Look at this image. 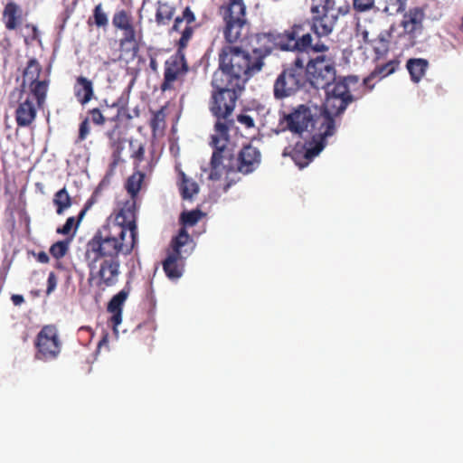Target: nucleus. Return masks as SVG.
I'll return each instance as SVG.
<instances>
[{
    "label": "nucleus",
    "instance_id": "nucleus-28",
    "mask_svg": "<svg viewBox=\"0 0 463 463\" xmlns=\"http://www.w3.org/2000/svg\"><path fill=\"white\" fill-rule=\"evenodd\" d=\"M130 158L133 159L135 168H138L145 159L146 145L138 138H129L128 140Z\"/></svg>",
    "mask_w": 463,
    "mask_h": 463
},
{
    "label": "nucleus",
    "instance_id": "nucleus-34",
    "mask_svg": "<svg viewBox=\"0 0 463 463\" xmlns=\"http://www.w3.org/2000/svg\"><path fill=\"white\" fill-rule=\"evenodd\" d=\"M165 108L166 107L164 106L160 109L153 112L149 126L154 135H156L157 131L164 129L165 127Z\"/></svg>",
    "mask_w": 463,
    "mask_h": 463
},
{
    "label": "nucleus",
    "instance_id": "nucleus-47",
    "mask_svg": "<svg viewBox=\"0 0 463 463\" xmlns=\"http://www.w3.org/2000/svg\"><path fill=\"white\" fill-rule=\"evenodd\" d=\"M308 50H312L315 52H320V54L327 53L329 47L323 43H317L316 44H312L308 48Z\"/></svg>",
    "mask_w": 463,
    "mask_h": 463
},
{
    "label": "nucleus",
    "instance_id": "nucleus-24",
    "mask_svg": "<svg viewBox=\"0 0 463 463\" xmlns=\"http://www.w3.org/2000/svg\"><path fill=\"white\" fill-rule=\"evenodd\" d=\"M108 136L110 141V147L112 149L111 162L109 166L110 169L113 170L118 165L123 164L125 162L123 153L128 139H126L121 137H115L114 131L109 133Z\"/></svg>",
    "mask_w": 463,
    "mask_h": 463
},
{
    "label": "nucleus",
    "instance_id": "nucleus-30",
    "mask_svg": "<svg viewBox=\"0 0 463 463\" xmlns=\"http://www.w3.org/2000/svg\"><path fill=\"white\" fill-rule=\"evenodd\" d=\"M88 25H95L97 28L106 29L109 25V17L101 3L94 6L92 15L87 21Z\"/></svg>",
    "mask_w": 463,
    "mask_h": 463
},
{
    "label": "nucleus",
    "instance_id": "nucleus-17",
    "mask_svg": "<svg viewBox=\"0 0 463 463\" xmlns=\"http://www.w3.org/2000/svg\"><path fill=\"white\" fill-rule=\"evenodd\" d=\"M425 16L424 9L420 6L411 7L405 12L401 21V26L405 34H408L411 38L420 35L423 31Z\"/></svg>",
    "mask_w": 463,
    "mask_h": 463
},
{
    "label": "nucleus",
    "instance_id": "nucleus-1",
    "mask_svg": "<svg viewBox=\"0 0 463 463\" xmlns=\"http://www.w3.org/2000/svg\"><path fill=\"white\" fill-rule=\"evenodd\" d=\"M118 215L99 227L86 243L84 258L89 281L101 290L115 287L121 274L120 256H129L138 244V228L134 218L127 222Z\"/></svg>",
    "mask_w": 463,
    "mask_h": 463
},
{
    "label": "nucleus",
    "instance_id": "nucleus-11",
    "mask_svg": "<svg viewBox=\"0 0 463 463\" xmlns=\"http://www.w3.org/2000/svg\"><path fill=\"white\" fill-rule=\"evenodd\" d=\"M112 25L116 30L122 32V38L119 40L120 48L136 55L139 51L142 31L136 29L131 12L126 9L116 10L112 16Z\"/></svg>",
    "mask_w": 463,
    "mask_h": 463
},
{
    "label": "nucleus",
    "instance_id": "nucleus-42",
    "mask_svg": "<svg viewBox=\"0 0 463 463\" xmlns=\"http://www.w3.org/2000/svg\"><path fill=\"white\" fill-rule=\"evenodd\" d=\"M89 114L90 115L91 121L98 126H102L106 122V118L102 114L101 110L99 109H92L89 111Z\"/></svg>",
    "mask_w": 463,
    "mask_h": 463
},
{
    "label": "nucleus",
    "instance_id": "nucleus-40",
    "mask_svg": "<svg viewBox=\"0 0 463 463\" xmlns=\"http://www.w3.org/2000/svg\"><path fill=\"white\" fill-rule=\"evenodd\" d=\"M69 250V241H59L53 243L50 248V254L59 260L64 257Z\"/></svg>",
    "mask_w": 463,
    "mask_h": 463
},
{
    "label": "nucleus",
    "instance_id": "nucleus-3",
    "mask_svg": "<svg viewBox=\"0 0 463 463\" xmlns=\"http://www.w3.org/2000/svg\"><path fill=\"white\" fill-rule=\"evenodd\" d=\"M234 128V121L219 122L214 126V134L211 136L212 154L209 178L219 180L222 175L241 173L249 175L259 168L261 162L260 151L251 146H244L237 156L230 146L229 132Z\"/></svg>",
    "mask_w": 463,
    "mask_h": 463
},
{
    "label": "nucleus",
    "instance_id": "nucleus-26",
    "mask_svg": "<svg viewBox=\"0 0 463 463\" xmlns=\"http://www.w3.org/2000/svg\"><path fill=\"white\" fill-rule=\"evenodd\" d=\"M406 68L410 73L411 80L418 83L425 76L429 68V61L423 58H411L407 61Z\"/></svg>",
    "mask_w": 463,
    "mask_h": 463
},
{
    "label": "nucleus",
    "instance_id": "nucleus-39",
    "mask_svg": "<svg viewBox=\"0 0 463 463\" xmlns=\"http://www.w3.org/2000/svg\"><path fill=\"white\" fill-rule=\"evenodd\" d=\"M203 213L200 210H193L190 212H184L181 214L180 220L184 226H194L202 218Z\"/></svg>",
    "mask_w": 463,
    "mask_h": 463
},
{
    "label": "nucleus",
    "instance_id": "nucleus-35",
    "mask_svg": "<svg viewBox=\"0 0 463 463\" xmlns=\"http://www.w3.org/2000/svg\"><path fill=\"white\" fill-rule=\"evenodd\" d=\"M24 30L25 31L23 35L25 45H31L34 42L41 43L40 32L35 24L27 23L24 25Z\"/></svg>",
    "mask_w": 463,
    "mask_h": 463
},
{
    "label": "nucleus",
    "instance_id": "nucleus-37",
    "mask_svg": "<svg viewBox=\"0 0 463 463\" xmlns=\"http://www.w3.org/2000/svg\"><path fill=\"white\" fill-rule=\"evenodd\" d=\"M111 108L117 109V113L109 118V120L113 122L122 121V120H129L131 118V115L129 113L128 108L125 104H120L119 100L114 102Z\"/></svg>",
    "mask_w": 463,
    "mask_h": 463
},
{
    "label": "nucleus",
    "instance_id": "nucleus-31",
    "mask_svg": "<svg viewBox=\"0 0 463 463\" xmlns=\"http://www.w3.org/2000/svg\"><path fill=\"white\" fill-rule=\"evenodd\" d=\"M52 202L56 207V213L59 215L62 214L72 204L71 197L66 187L61 188L54 194Z\"/></svg>",
    "mask_w": 463,
    "mask_h": 463
},
{
    "label": "nucleus",
    "instance_id": "nucleus-52",
    "mask_svg": "<svg viewBox=\"0 0 463 463\" xmlns=\"http://www.w3.org/2000/svg\"><path fill=\"white\" fill-rule=\"evenodd\" d=\"M106 344H108V335H104L102 337V339L99 342L98 346H99V348H100L103 345H106Z\"/></svg>",
    "mask_w": 463,
    "mask_h": 463
},
{
    "label": "nucleus",
    "instance_id": "nucleus-7",
    "mask_svg": "<svg viewBox=\"0 0 463 463\" xmlns=\"http://www.w3.org/2000/svg\"><path fill=\"white\" fill-rule=\"evenodd\" d=\"M307 82L305 58L296 56L290 64L284 66L277 77L273 86L274 97L277 99L290 97L305 87Z\"/></svg>",
    "mask_w": 463,
    "mask_h": 463
},
{
    "label": "nucleus",
    "instance_id": "nucleus-23",
    "mask_svg": "<svg viewBox=\"0 0 463 463\" xmlns=\"http://www.w3.org/2000/svg\"><path fill=\"white\" fill-rule=\"evenodd\" d=\"M399 66L400 61L398 59H393L384 64L376 66L375 69L370 73V75L364 79V85L371 90L373 88V84H371V81L374 78H385L394 73L398 70Z\"/></svg>",
    "mask_w": 463,
    "mask_h": 463
},
{
    "label": "nucleus",
    "instance_id": "nucleus-20",
    "mask_svg": "<svg viewBox=\"0 0 463 463\" xmlns=\"http://www.w3.org/2000/svg\"><path fill=\"white\" fill-rule=\"evenodd\" d=\"M23 8L15 2H8L3 10L2 17L5 26L9 31L16 30L22 25L24 16Z\"/></svg>",
    "mask_w": 463,
    "mask_h": 463
},
{
    "label": "nucleus",
    "instance_id": "nucleus-13",
    "mask_svg": "<svg viewBox=\"0 0 463 463\" xmlns=\"http://www.w3.org/2000/svg\"><path fill=\"white\" fill-rule=\"evenodd\" d=\"M34 347L36 349L35 359L43 362L56 360L62 347L57 326L54 325L43 326L35 337Z\"/></svg>",
    "mask_w": 463,
    "mask_h": 463
},
{
    "label": "nucleus",
    "instance_id": "nucleus-32",
    "mask_svg": "<svg viewBox=\"0 0 463 463\" xmlns=\"http://www.w3.org/2000/svg\"><path fill=\"white\" fill-rule=\"evenodd\" d=\"M390 33L387 31L381 32L377 38L372 42L373 51L377 57L385 55L389 51Z\"/></svg>",
    "mask_w": 463,
    "mask_h": 463
},
{
    "label": "nucleus",
    "instance_id": "nucleus-33",
    "mask_svg": "<svg viewBox=\"0 0 463 463\" xmlns=\"http://www.w3.org/2000/svg\"><path fill=\"white\" fill-rule=\"evenodd\" d=\"M334 85L332 89H325L326 95L333 96L339 99H353V96L350 94L349 87L347 86V82L343 80L333 82Z\"/></svg>",
    "mask_w": 463,
    "mask_h": 463
},
{
    "label": "nucleus",
    "instance_id": "nucleus-48",
    "mask_svg": "<svg viewBox=\"0 0 463 463\" xmlns=\"http://www.w3.org/2000/svg\"><path fill=\"white\" fill-rule=\"evenodd\" d=\"M32 254L35 257L36 260L40 263H48L50 260V258L48 254L45 251H40L38 253L32 252Z\"/></svg>",
    "mask_w": 463,
    "mask_h": 463
},
{
    "label": "nucleus",
    "instance_id": "nucleus-21",
    "mask_svg": "<svg viewBox=\"0 0 463 463\" xmlns=\"http://www.w3.org/2000/svg\"><path fill=\"white\" fill-rule=\"evenodd\" d=\"M353 99H339L333 96L326 95L324 106L317 109L319 115L326 114L329 118H334V116L342 114Z\"/></svg>",
    "mask_w": 463,
    "mask_h": 463
},
{
    "label": "nucleus",
    "instance_id": "nucleus-43",
    "mask_svg": "<svg viewBox=\"0 0 463 463\" xmlns=\"http://www.w3.org/2000/svg\"><path fill=\"white\" fill-rule=\"evenodd\" d=\"M89 134H90V123H89V118H86L80 124L77 142H82L83 140H85Z\"/></svg>",
    "mask_w": 463,
    "mask_h": 463
},
{
    "label": "nucleus",
    "instance_id": "nucleus-38",
    "mask_svg": "<svg viewBox=\"0 0 463 463\" xmlns=\"http://www.w3.org/2000/svg\"><path fill=\"white\" fill-rule=\"evenodd\" d=\"M86 211H87V206L80 212L77 222H75L74 217H69L66 220L65 223L61 227H59L57 229V233L63 234V235L69 234L74 225L76 227L79 225V223L81 221V219L83 218Z\"/></svg>",
    "mask_w": 463,
    "mask_h": 463
},
{
    "label": "nucleus",
    "instance_id": "nucleus-41",
    "mask_svg": "<svg viewBox=\"0 0 463 463\" xmlns=\"http://www.w3.org/2000/svg\"><path fill=\"white\" fill-rule=\"evenodd\" d=\"M353 9L358 13H367L375 7V0H353Z\"/></svg>",
    "mask_w": 463,
    "mask_h": 463
},
{
    "label": "nucleus",
    "instance_id": "nucleus-36",
    "mask_svg": "<svg viewBox=\"0 0 463 463\" xmlns=\"http://www.w3.org/2000/svg\"><path fill=\"white\" fill-rule=\"evenodd\" d=\"M407 0H385L383 12L388 15H395L404 12Z\"/></svg>",
    "mask_w": 463,
    "mask_h": 463
},
{
    "label": "nucleus",
    "instance_id": "nucleus-12",
    "mask_svg": "<svg viewBox=\"0 0 463 463\" xmlns=\"http://www.w3.org/2000/svg\"><path fill=\"white\" fill-rule=\"evenodd\" d=\"M335 0H310V27L317 37L331 34L335 27Z\"/></svg>",
    "mask_w": 463,
    "mask_h": 463
},
{
    "label": "nucleus",
    "instance_id": "nucleus-9",
    "mask_svg": "<svg viewBox=\"0 0 463 463\" xmlns=\"http://www.w3.org/2000/svg\"><path fill=\"white\" fill-rule=\"evenodd\" d=\"M305 73L315 89L329 88L336 79L335 57L330 53L317 55L305 64Z\"/></svg>",
    "mask_w": 463,
    "mask_h": 463
},
{
    "label": "nucleus",
    "instance_id": "nucleus-14",
    "mask_svg": "<svg viewBox=\"0 0 463 463\" xmlns=\"http://www.w3.org/2000/svg\"><path fill=\"white\" fill-rule=\"evenodd\" d=\"M304 25L294 24L283 33L277 32V49L286 52H297V56L304 58V52H307L313 43V37L309 33H302Z\"/></svg>",
    "mask_w": 463,
    "mask_h": 463
},
{
    "label": "nucleus",
    "instance_id": "nucleus-50",
    "mask_svg": "<svg viewBox=\"0 0 463 463\" xmlns=\"http://www.w3.org/2000/svg\"><path fill=\"white\" fill-rule=\"evenodd\" d=\"M343 81L345 82H347V86H349V84H355L359 81V78L358 76H354V75H351V76H347L345 77Z\"/></svg>",
    "mask_w": 463,
    "mask_h": 463
},
{
    "label": "nucleus",
    "instance_id": "nucleus-46",
    "mask_svg": "<svg viewBox=\"0 0 463 463\" xmlns=\"http://www.w3.org/2000/svg\"><path fill=\"white\" fill-rule=\"evenodd\" d=\"M57 286V277L54 272H50L47 279V289L46 294L50 295L54 291Z\"/></svg>",
    "mask_w": 463,
    "mask_h": 463
},
{
    "label": "nucleus",
    "instance_id": "nucleus-45",
    "mask_svg": "<svg viewBox=\"0 0 463 463\" xmlns=\"http://www.w3.org/2000/svg\"><path fill=\"white\" fill-rule=\"evenodd\" d=\"M350 10L351 7L348 3H345L337 8L335 7V11H332L331 14L335 16V24H337L339 17L347 15L350 13Z\"/></svg>",
    "mask_w": 463,
    "mask_h": 463
},
{
    "label": "nucleus",
    "instance_id": "nucleus-4",
    "mask_svg": "<svg viewBox=\"0 0 463 463\" xmlns=\"http://www.w3.org/2000/svg\"><path fill=\"white\" fill-rule=\"evenodd\" d=\"M313 110L305 104H300L289 113H283L282 121L287 128L294 133L302 135L307 132L315 142V148L308 151L310 156L318 155L326 146V137L335 132V122L326 114L319 115L317 109Z\"/></svg>",
    "mask_w": 463,
    "mask_h": 463
},
{
    "label": "nucleus",
    "instance_id": "nucleus-53",
    "mask_svg": "<svg viewBox=\"0 0 463 463\" xmlns=\"http://www.w3.org/2000/svg\"><path fill=\"white\" fill-rule=\"evenodd\" d=\"M232 185V183H228L225 186H224V191L226 192Z\"/></svg>",
    "mask_w": 463,
    "mask_h": 463
},
{
    "label": "nucleus",
    "instance_id": "nucleus-10",
    "mask_svg": "<svg viewBox=\"0 0 463 463\" xmlns=\"http://www.w3.org/2000/svg\"><path fill=\"white\" fill-rule=\"evenodd\" d=\"M10 107H14V118L18 128H29L36 119L37 111L44 103L38 104L33 94L24 90V84L15 88L9 95Z\"/></svg>",
    "mask_w": 463,
    "mask_h": 463
},
{
    "label": "nucleus",
    "instance_id": "nucleus-16",
    "mask_svg": "<svg viewBox=\"0 0 463 463\" xmlns=\"http://www.w3.org/2000/svg\"><path fill=\"white\" fill-rule=\"evenodd\" d=\"M41 72L42 66L39 61L35 58L30 59L24 70L22 83L26 90V82L29 81L28 91L33 94L39 105L45 102L50 83L49 80H39Z\"/></svg>",
    "mask_w": 463,
    "mask_h": 463
},
{
    "label": "nucleus",
    "instance_id": "nucleus-2",
    "mask_svg": "<svg viewBox=\"0 0 463 463\" xmlns=\"http://www.w3.org/2000/svg\"><path fill=\"white\" fill-rule=\"evenodd\" d=\"M219 14L224 23L223 37L230 43L223 46L219 52V69L213 74L230 85L244 88L246 81L261 71L260 61L239 46L231 44L241 42L248 33L246 5L244 0H228L220 6Z\"/></svg>",
    "mask_w": 463,
    "mask_h": 463
},
{
    "label": "nucleus",
    "instance_id": "nucleus-5",
    "mask_svg": "<svg viewBox=\"0 0 463 463\" xmlns=\"http://www.w3.org/2000/svg\"><path fill=\"white\" fill-rule=\"evenodd\" d=\"M195 21V14L189 6H186L182 14L176 16L174 20L170 32L180 33L181 37L175 43L176 52L165 62L164 80L161 84L163 91L173 89V83L180 75L185 74L188 71L184 51L194 33Z\"/></svg>",
    "mask_w": 463,
    "mask_h": 463
},
{
    "label": "nucleus",
    "instance_id": "nucleus-22",
    "mask_svg": "<svg viewBox=\"0 0 463 463\" xmlns=\"http://www.w3.org/2000/svg\"><path fill=\"white\" fill-rule=\"evenodd\" d=\"M73 91L77 100L81 105H85L89 103L94 96L93 83L88 78L79 76L76 78Z\"/></svg>",
    "mask_w": 463,
    "mask_h": 463
},
{
    "label": "nucleus",
    "instance_id": "nucleus-6",
    "mask_svg": "<svg viewBox=\"0 0 463 463\" xmlns=\"http://www.w3.org/2000/svg\"><path fill=\"white\" fill-rule=\"evenodd\" d=\"M221 74H213L212 86L214 90L212 93L210 101V111L217 118L214 126L219 122L234 121L228 118L232 113L238 99L237 90L239 87L230 85V82L221 79Z\"/></svg>",
    "mask_w": 463,
    "mask_h": 463
},
{
    "label": "nucleus",
    "instance_id": "nucleus-29",
    "mask_svg": "<svg viewBox=\"0 0 463 463\" xmlns=\"http://www.w3.org/2000/svg\"><path fill=\"white\" fill-rule=\"evenodd\" d=\"M179 190L184 200H191L199 192V186L195 181L188 178L183 171H179Z\"/></svg>",
    "mask_w": 463,
    "mask_h": 463
},
{
    "label": "nucleus",
    "instance_id": "nucleus-49",
    "mask_svg": "<svg viewBox=\"0 0 463 463\" xmlns=\"http://www.w3.org/2000/svg\"><path fill=\"white\" fill-rule=\"evenodd\" d=\"M11 300L14 306H21L24 302V297L18 294L13 295Z\"/></svg>",
    "mask_w": 463,
    "mask_h": 463
},
{
    "label": "nucleus",
    "instance_id": "nucleus-8",
    "mask_svg": "<svg viewBox=\"0 0 463 463\" xmlns=\"http://www.w3.org/2000/svg\"><path fill=\"white\" fill-rule=\"evenodd\" d=\"M193 240L185 228H181L178 234L171 241V250L163 261V269L169 279L177 280L184 271L185 259L193 250Z\"/></svg>",
    "mask_w": 463,
    "mask_h": 463
},
{
    "label": "nucleus",
    "instance_id": "nucleus-15",
    "mask_svg": "<svg viewBox=\"0 0 463 463\" xmlns=\"http://www.w3.org/2000/svg\"><path fill=\"white\" fill-rule=\"evenodd\" d=\"M145 178V174L141 171L134 172L127 180L126 189L130 194V199L127 200L122 203L118 210L114 211L106 221H109L112 218H116L118 215L120 217H126V222H122L123 225L127 224V222L134 218L135 225L137 226V196L141 189L142 183Z\"/></svg>",
    "mask_w": 463,
    "mask_h": 463
},
{
    "label": "nucleus",
    "instance_id": "nucleus-44",
    "mask_svg": "<svg viewBox=\"0 0 463 463\" xmlns=\"http://www.w3.org/2000/svg\"><path fill=\"white\" fill-rule=\"evenodd\" d=\"M237 121L245 127V128L250 129L255 127L254 118L246 113H242L237 116Z\"/></svg>",
    "mask_w": 463,
    "mask_h": 463
},
{
    "label": "nucleus",
    "instance_id": "nucleus-54",
    "mask_svg": "<svg viewBox=\"0 0 463 463\" xmlns=\"http://www.w3.org/2000/svg\"><path fill=\"white\" fill-rule=\"evenodd\" d=\"M151 66H155V61H151Z\"/></svg>",
    "mask_w": 463,
    "mask_h": 463
},
{
    "label": "nucleus",
    "instance_id": "nucleus-51",
    "mask_svg": "<svg viewBox=\"0 0 463 463\" xmlns=\"http://www.w3.org/2000/svg\"><path fill=\"white\" fill-rule=\"evenodd\" d=\"M362 37H363V40H364V43H371V44H372V42H373V41H371V40L369 39V33H368V31L364 30V31L362 32Z\"/></svg>",
    "mask_w": 463,
    "mask_h": 463
},
{
    "label": "nucleus",
    "instance_id": "nucleus-27",
    "mask_svg": "<svg viewBox=\"0 0 463 463\" xmlns=\"http://www.w3.org/2000/svg\"><path fill=\"white\" fill-rule=\"evenodd\" d=\"M175 6L168 2L157 1L155 20L158 26L167 25L174 18Z\"/></svg>",
    "mask_w": 463,
    "mask_h": 463
},
{
    "label": "nucleus",
    "instance_id": "nucleus-18",
    "mask_svg": "<svg viewBox=\"0 0 463 463\" xmlns=\"http://www.w3.org/2000/svg\"><path fill=\"white\" fill-rule=\"evenodd\" d=\"M131 291L130 281L128 280L124 288L114 295L108 303L107 310L111 314L109 322L114 330L122 322L123 307Z\"/></svg>",
    "mask_w": 463,
    "mask_h": 463
},
{
    "label": "nucleus",
    "instance_id": "nucleus-19",
    "mask_svg": "<svg viewBox=\"0 0 463 463\" xmlns=\"http://www.w3.org/2000/svg\"><path fill=\"white\" fill-rule=\"evenodd\" d=\"M255 38L257 46L252 50V56L256 61H260L262 68L264 59L277 49V31L259 33Z\"/></svg>",
    "mask_w": 463,
    "mask_h": 463
},
{
    "label": "nucleus",
    "instance_id": "nucleus-25",
    "mask_svg": "<svg viewBox=\"0 0 463 463\" xmlns=\"http://www.w3.org/2000/svg\"><path fill=\"white\" fill-rule=\"evenodd\" d=\"M313 148H315V142L313 140L306 143L303 146L297 145L294 147L291 153V157L300 169L308 165L314 157L317 156H310L309 153H307L308 151L313 150Z\"/></svg>",
    "mask_w": 463,
    "mask_h": 463
}]
</instances>
